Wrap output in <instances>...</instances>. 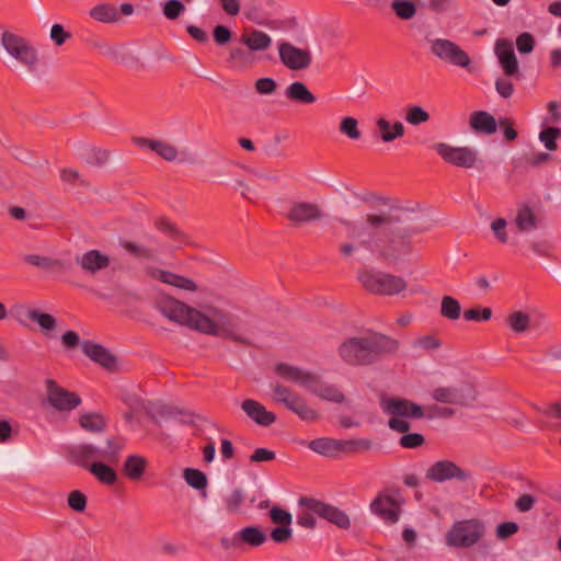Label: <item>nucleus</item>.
I'll list each match as a JSON object with an SVG mask.
<instances>
[{"label": "nucleus", "instance_id": "24", "mask_svg": "<svg viewBox=\"0 0 561 561\" xmlns=\"http://www.w3.org/2000/svg\"><path fill=\"white\" fill-rule=\"evenodd\" d=\"M495 51L504 73L511 77L518 75V61L512 45L506 41H497Z\"/></svg>", "mask_w": 561, "mask_h": 561}, {"label": "nucleus", "instance_id": "36", "mask_svg": "<svg viewBox=\"0 0 561 561\" xmlns=\"http://www.w3.org/2000/svg\"><path fill=\"white\" fill-rule=\"evenodd\" d=\"M285 95L289 101L304 104H312L317 100L307 85L300 81L290 83L285 90Z\"/></svg>", "mask_w": 561, "mask_h": 561}, {"label": "nucleus", "instance_id": "16", "mask_svg": "<svg viewBox=\"0 0 561 561\" xmlns=\"http://www.w3.org/2000/svg\"><path fill=\"white\" fill-rule=\"evenodd\" d=\"M75 262L84 275L95 277L99 273L110 267L111 257L100 250L92 249L77 255Z\"/></svg>", "mask_w": 561, "mask_h": 561}, {"label": "nucleus", "instance_id": "4", "mask_svg": "<svg viewBox=\"0 0 561 561\" xmlns=\"http://www.w3.org/2000/svg\"><path fill=\"white\" fill-rule=\"evenodd\" d=\"M0 46L8 62L18 64L31 72L37 68L38 50L28 38L5 28L0 35Z\"/></svg>", "mask_w": 561, "mask_h": 561}, {"label": "nucleus", "instance_id": "42", "mask_svg": "<svg viewBox=\"0 0 561 561\" xmlns=\"http://www.w3.org/2000/svg\"><path fill=\"white\" fill-rule=\"evenodd\" d=\"M506 321L515 333H523L529 329L530 316L523 311H515L507 317Z\"/></svg>", "mask_w": 561, "mask_h": 561}, {"label": "nucleus", "instance_id": "45", "mask_svg": "<svg viewBox=\"0 0 561 561\" xmlns=\"http://www.w3.org/2000/svg\"><path fill=\"white\" fill-rule=\"evenodd\" d=\"M391 9L401 20H410L416 14V5L410 0H393Z\"/></svg>", "mask_w": 561, "mask_h": 561}, {"label": "nucleus", "instance_id": "20", "mask_svg": "<svg viewBox=\"0 0 561 561\" xmlns=\"http://www.w3.org/2000/svg\"><path fill=\"white\" fill-rule=\"evenodd\" d=\"M147 274L152 279L159 280L163 284L171 285V286L176 287L182 290H186V291L198 290V286L196 285V283L193 279L178 275L170 271L151 267V268L147 270Z\"/></svg>", "mask_w": 561, "mask_h": 561}, {"label": "nucleus", "instance_id": "57", "mask_svg": "<svg viewBox=\"0 0 561 561\" xmlns=\"http://www.w3.org/2000/svg\"><path fill=\"white\" fill-rule=\"evenodd\" d=\"M527 165L531 168H538L552 160V156L549 152H533L524 157Z\"/></svg>", "mask_w": 561, "mask_h": 561}, {"label": "nucleus", "instance_id": "52", "mask_svg": "<svg viewBox=\"0 0 561 561\" xmlns=\"http://www.w3.org/2000/svg\"><path fill=\"white\" fill-rule=\"evenodd\" d=\"M185 9V4L181 0H168L163 4L162 13L168 20H176Z\"/></svg>", "mask_w": 561, "mask_h": 561}, {"label": "nucleus", "instance_id": "55", "mask_svg": "<svg viewBox=\"0 0 561 561\" xmlns=\"http://www.w3.org/2000/svg\"><path fill=\"white\" fill-rule=\"evenodd\" d=\"M425 443V438L422 434L419 433H404L399 439V444L401 447L407 449H413L421 447Z\"/></svg>", "mask_w": 561, "mask_h": 561}, {"label": "nucleus", "instance_id": "2", "mask_svg": "<svg viewBox=\"0 0 561 561\" xmlns=\"http://www.w3.org/2000/svg\"><path fill=\"white\" fill-rule=\"evenodd\" d=\"M399 342L386 334L373 332L346 339L337 348L341 359L350 366H369L397 353Z\"/></svg>", "mask_w": 561, "mask_h": 561}, {"label": "nucleus", "instance_id": "26", "mask_svg": "<svg viewBox=\"0 0 561 561\" xmlns=\"http://www.w3.org/2000/svg\"><path fill=\"white\" fill-rule=\"evenodd\" d=\"M538 216L528 204H520L516 210L514 224L519 232H529L537 228Z\"/></svg>", "mask_w": 561, "mask_h": 561}, {"label": "nucleus", "instance_id": "34", "mask_svg": "<svg viewBox=\"0 0 561 561\" xmlns=\"http://www.w3.org/2000/svg\"><path fill=\"white\" fill-rule=\"evenodd\" d=\"M309 391L323 400L333 401L336 403H341L345 400V396L337 387L322 382L319 376H317V382L310 387Z\"/></svg>", "mask_w": 561, "mask_h": 561}, {"label": "nucleus", "instance_id": "6", "mask_svg": "<svg viewBox=\"0 0 561 561\" xmlns=\"http://www.w3.org/2000/svg\"><path fill=\"white\" fill-rule=\"evenodd\" d=\"M358 280L370 294L378 296H394L408 289V282L391 273L365 270L359 273Z\"/></svg>", "mask_w": 561, "mask_h": 561}, {"label": "nucleus", "instance_id": "63", "mask_svg": "<svg viewBox=\"0 0 561 561\" xmlns=\"http://www.w3.org/2000/svg\"><path fill=\"white\" fill-rule=\"evenodd\" d=\"M254 87L259 94H272L276 91L277 84L272 78H261L255 81Z\"/></svg>", "mask_w": 561, "mask_h": 561}, {"label": "nucleus", "instance_id": "54", "mask_svg": "<svg viewBox=\"0 0 561 561\" xmlns=\"http://www.w3.org/2000/svg\"><path fill=\"white\" fill-rule=\"evenodd\" d=\"M425 409L426 419H449L455 415V410L448 407H440L436 404L428 405Z\"/></svg>", "mask_w": 561, "mask_h": 561}, {"label": "nucleus", "instance_id": "33", "mask_svg": "<svg viewBox=\"0 0 561 561\" xmlns=\"http://www.w3.org/2000/svg\"><path fill=\"white\" fill-rule=\"evenodd\" d=\"M78 422L82 430L94 434L104 432L106 427V419L99 412L80 413Z\"/></svg>", "mask_w": 561, "mask_h": 561}, {"label": "nucleus", "instance_id": "39", "mask_svg": "<svg viewBox=\"0 0 561 561\" xmlns=\"http://www.w3.org/2000/svg\"><path fill=\"white\" fill-rule=\"evenodd\" d=\"M373 448V442L368 438L340 439V455H356Z\"/></svg>", "mask_w": 561, "mask_h": 561}, {"label": "nucleus", "instance_id": "56", "mask_svg": "<svg viewBox=\"0 0 561 561\" xmlns=\"http://www.w3.org/2000/svg\"><path fill=\"white\" fill-rule=\"evenodd\" d=\"M67 503L75 512H83L87 507V496L79 490H73L68 494Z\"/></svg>", "mask_w": 561, "mask_h": 561}, {"label": "nucleus", "instance_id": "62", "mask_svg": "<svg viewBox=\"0 0 561 561\" xmlns=\"http://www.w3.org/2000/svg\"><path fill=\"white\" fill-rule=\"evenodd\" d=\"M229 61L239 67L248 66V53L242 47H232L229 50Z\"/></svg>", "mask_w": 561, "mask_h": 561}, {"label": "nucleus", "instance_id": "8", "mask_svg": "<svg viewBox=\"0 0 561 561\" xmlns=\"http://www.w3.org/2000/svg\"><path fill=\"white\" fill-rule=\"evenodd\" d=\"M484 533L485 527L480 519H462L451 526L446 534V541L451 547L469 548L478 543Z\"/></svg>", "mask_w": 561, "mask_h": 561}, {"label": "nucleus", "instance_id": "22", "mask_svg": "<svg viewBox=\"0 0 561 561\" xmlns=\"http://www.w3.org/2000/svg\"><path fill=\"white\" fill-rule=\"evenodd\" d=\"M68 459L71 463L89 469L93 460L99 459V448L92 444H79L68 449Z\"/></svg>", "mask_w": 561, "mask_h": 561}, {"label": "nucleus", "instance_id": "25", "mask_svg": "<svg viewBox=\"0 0 561 561\" xmlns=\"http://www.w3.org/2000/svg\"><path fill=\"white\" fill-rule=\"evenodd\" d=\"M375 124L378 129L379 138L386 144L392 142L396 139L404 136L405 128L403 123L400 121H394L391 123L385 117H378L376 118Z\"/></svg>", "mask_w": 561, "mask_h": 561}, {"label": "nucleus", "instance_id": "35", "mask_svg": "<svg viewBox=\"0 0 561 561\" xmlns=\"http://www.w3.org/2000/svg\"><path fill=\"white\" fill-rule=\"evenodd\" d=\"M240 41L252 51L265 50L272 44V38L266 33L259 30L244 33Z\"/></svg>", "mask_w": 561, "mask_h": 561}, {"label": "nucleus", "instance_id": "19", "mask_svg": "<svg viewBox=\"0 0 561 561\" xmlns=\"http://www.w3.org/2000/svg\"><path fill=\"white\" fill-rule=\"evenodd\" d=\"M275 373L283 379L310 389L317 382V375L304 370L300 367L291 366L286 363H279L275 366Z\"/></svg>", "mask_w": 561, "mask_h": 561}, {"label": "nucleus", "instance_id": "28", "mask_svg": "<svg viewBox=\"0 0 561 561\" xmlns=\"http://www.w3.org/2000/svg\"><path fill=\"white\" fill-rule=\"evenodd\" d=\"M89 16L99 23L111 24L121 21L118 9L112 3H98L89 10Z\"/></svg>", "mask_w": 561, "mask_h": 561}, {"label": "nucleus", "instance_id": "46", "mask_svg": "<svg viewBox=\"0 0 561 561\" xmlns=\"http://www.w3.org/2000/svg\"><path fill=\"white\" fill-rule=\"evenodd\" d=\"M291 412L297 414L305 422H316L320 417L319 412L309 407L302 398L291 407Z\"/></svg>", "mask_w": 561, "mask_h": 561}, {"label": "nucleus", "instance_id": "53", "mask_svg": "<svg viewBox=\"0 0 561 561\" xmlns=\"http://www.w3.org/2000/svg\"><path fill=\"white\" fill-rule=\"evenodd\" d=\"M268 515H270L271 520L278 526H290L291 525V522H293L291 514L288 511L279 507V506H273L270 510Z\"/></svg>", "mask_w": 561, "mask_h": 561}, {"label": "nucleus", "instance_id": "31", "mask_svg": "<svg viewBox=\"0 0 561 561\" xmlns=\"http://www.w3.org/2000/svg\"><path fill=\"white\" fill-rule=\"evenodd\" d=\"M308 447L324 457L335 458L340 456V439L320 437L310 440Z\"/></svg>", "mask_w": 561, "mask_h": 561}, {"label": "nucleus", "instance_id": "32", "mask_svg": "<svg viewBox=\"0 0 561 561\" xmlns=\"http://www.w3.org/2000/svg\"><path fill=\"white\" fill-rule=\"evenodd\" d=\"M148 466L145 457L139 455H130L123 465V473L131 481H139Z\"/></svg>", "mask_w": 561, "mask_h": 561}, {"label": "nucleus", "instance_id": "51", "mask_svg": "<svg viewBox=\"0 0 561 561\" xmlns=\"http://www.w3.org/2000/svg\"><path fill=\"white\" fill-rule=\"evenodd\" d=\"M122 247L125 251H127L129 254H131L136 257H141V259H147V260H150L153 257V251L151 249L140 245V244H137L135 242L124 241L122 243Z\"/></svg>", "mask_w": 561, "mask_h": 561}, {"label": "nucleus", "instance_id": "23", "mask_svg": "<svg viewBox=\"0 0 561 561\" xmlns=\"http://www.w3.org/2000/svg\"><path fill=\"white\" fill-rule=\"evenodd\" d=\"M241 409L252 421L261 426H270L276 421V415L273 412L267 411L263 404L253 399L243 400Z\"/></svg>", "mask_w": 561, "mask_h": 561}, {"label": "nucleus", "instance_id": "64", "mask_svg": "<svg viewBox=\"0 0 561 561\" xmlns=\"http://www.w3.org/2000/svg\"><path fill=\"white\" fill-rule=\"evenodd\" d=\"M518 525L514 522H505L496 527L495 534L499 539H507L518 531Z\"/></svg>", "mask_w": 561, "mask_h": 561}, {"label": "nucleus", "instance_id": "27", "mask_svg": "<svg viewBox=\"0 0 561 561\" xmlns=\"http://www.w3.org/2000/svg\"><path fill=\"white\" fill-rule=\"evenodd\" d=\"M266 539V535L257 526H247L233 535V545L244 543L250 547H260Z\"/></svg>", "mask_w": 561, "mask_h": 561}, {"label": "nucleus", "instance_id": "40", "mask_svg": "<svg viewBox=\"0 0 561 561\" xmlns=\"http://www.w3.org/2000/svg\"><path fill=\"white\" fill-rule=\"evenodd\" d=\"M439 311L443 318L456 321L461 316V306L456 298L451 296H443Z\"/></svg>", "mask_w": 561, "mask_h": 561}, {"label": "nucleus", "instance_id": "13", "mask_svg": "<svg viewBox=\"0 0 561 561\" xmlns=\"http://www.w3.org/2000/svg\"><path fill=\"white\" fill-rule=\"evenodd\" d=\"M45 385L47 401L55 410L69 412L81 404L79 394L60 387L54 379H47Z\"/></svg>", "mask_w": 561, "mask_h": 561}, {"label": "nucleus", "instance_id": "17", "mask_svg": "<svg viewBox=\"0 0 561 561\" xmlns=\"http://www.w3.org/2000/svg\"><path fill=\"white\" fill-rule=\"evenodd\" d=\"M324 217L323 209L316 203L295 202L288 209L286 218L295 226L319 221Z\"/></svg>", "mask_w": 561, "mask_h": 561}, {"label": "nucleus", "instance_id": "48", "mask_svg": "<svg viewBox=\"0 0 561 561\" xmlns=\"http://www.w3.org/2000/svg\"><path fill=\"white\" fill-rule=\"evenodd\" d=\"M405 121L412 126L421 125L430 121V114L420 105H411L405 110Z\"/></svg>", "mask_w": 561, "mask_h": 561}, {"label": "nucleus", "instance_id": "9", "mask_svg": "<svg viewBox=\"0 0 561 561\" xmlns=\"http://www.w3.org/2000/svg\"><path fill=\"white\" fill-rule=\"evenodd\" d=\"M425 477L436 483L449 480L466 482L472 479V473L458 466L455 461L443 459L431 465L425 472Z\"/></svg>", "mask_w": 561, "mask_h": 561}, {"label": "nucleus", "instance_id": "29", "mask_svg": "<svg viewBox=\"0 0 561 561\" xmlns=\"http://www.w3.org/2000/svg\"><path fill=\"white\" fill-rule=\"evenodd\" d=\"M125 446V442L121 437L112 436L106 438L105 447L99 449V460L116 465L119 461L121 453Z\"/></svg>", "mask_w": 561, "mask_h": 561}, {"label": "nucleus", "instance_id": "58", "mask_svg": "<svg viewBox=\"0 0 561 561\" xmlns=\"http://www.w3.org/2000/svg\"><path fill=\"white\" fill-rule=\"evenodd\" d=\"M543 414L551 420L552 426L561 432V404L560 403H552L549 404L545 411Z\"/></svg>", "mask_w": 561, "mask_h": 561}, {"label": "nucleus", "instance_id": "5", "mask_svg": "<svg viewBox=\"0 0 561 561\" xmlns=\"http://www.w3.org/2000/svg\"><path fill=\"white\" fill-rule=\"evenodd\" d=\"M380 405L383 412L391 417L388 426L396 432L405 433L411 424L405 419H424L425 409L408 399L390 397L381 400Z\"/></svg>", "mask_w": 561, "mask_h": 561}, {"label": "nucleus", "instance_id": "18", "mask_svg": "<svg viewBox=\"0 0 561 561\" xmlns=\"http://www.w3.org/2000/svg\"><path fill=\"white\" fill-rule=\"evenodd\" d=\"M81 345L82 352L91 360L98 363L100 366L110 371H114L117 369V357L110 350L92 341H83Z\"/></svg>", "mask_w": 561, "mask_h": 561}, {"label": "nucleus", "instance_id": "11", "mask_svg": "<svg viewBox=\"0 0 561 561\" xmlns=\"http://www.w3.org/2000/svg\"><path fill=\"white\" fill-rule=\"evenodd\" d=\"M434 149L445 162L459 168L472 169L478 161L477 151L469 147H454L439 142L434 146Z\"/></svg>", "mask_w": 561, "mask_h": 561}, {"label": "nucleus", "instance_id": "44", "mask_svg": "<svg viewBox=\"0 0 561 561\" xmlns=\"http://www.w3.org/2000/svg\"><path fill=\"white\" fill-rule=\"evenodd\" d=\"M561 137V129L558 127H546L539 133V140L543 144L545 148L549 151L558 149V139Z\"/></svg>", "mask_w": 561, "mask_h": 561}, {"label": "nucleus", "instance_id": "49", "mask_svg": "<svg viewBox=\"0 0 561 561\" xmlns=\"http://www.w3.org/2000/svg\"><path fill=\"white\" fill-rule=\"evenodd\" d=\"M152 145V151L163 160L173 162L178 159L179 150L175 146L163 140H157V142Z\"/></svg>", "mask_w": 561, "mask_h": 561}, {"label": "nucleus", "instance_id": "41", "mask_svg": "<svg viewBox=\"0 0 561 561\" xmlns=\"http://www.w3.org/2000/svg\"><path fill=\"white\" fill-rule=\"evenodd\" d=\"M156 228L175 241H184L186 234L165 217H160L154 222Z\"/></svg>", "mask_w": 561, "mask_h": 561}, {"label": "nucleus", "instance_id": "7", "mask_svg": "<svg viewBox=\"0 0 561 561\" xmlns=\"http://www.w3.org/2000/svg\"><path fill=\"white\" fill-rule=\"evenodd\" d=\"M154 308L170 321L194 330L198 309L193 308L169 295H160Z\"/></svg>", "mask_w": 561, "mask_h": 561}, {"label": "nucleus", "instance_id": "21", "mask_svg": "<svg viewBox=\"0 0 561 561\" xmlns=\"http://www.w3.org/2000/svg\"><path fill=\"white\" fill-rule=\"evenodd\" d=\"M371 511L388 523H397L400 516V503L390 495H378L370 504Z\"/></svg>", "mask_w": 561, "mask_h": 561}, {"label": "nucleus", "instance_id": "43", "mask_svg": "<svg viewBox=\"0 0 561 561\" xmlns=\"http://www.w3.org/2000/svg\"><path fill=\"white\" fill-rule=\"evenodd\" d=\"M183 478L195 490H204L207 486V477L198 469L186 468L183 471Z\"/></svg>", "mask_w": 561, "mask_h": 561}, {"label": "nucleus", "instance_id": "12", "mask_svg": "<svg viewBox=\"0 0 561 561\" xmlns=\"http://www.w3.org/2000/svg\"><path fill=\"white\" fill-rule=\"evenodd\" d=\"M431 51L440 60L453 66L468 68L471 64L469 55L449 39L436 38L432 41Z\"/></svg>", "mask_w": 561, "mask_h": 561}, {"label": "nucleus", "instance_id": "47", "mask_svg": "<svg viewBox=\"0 0 561 561\" xmlns=\"http://www.w3.org/2000/svg\"><path fill=\"white\" fill-rule=\"evenodd\" d=\"M244 503V492L241 489L232 490L225 497V507L230 514H238L241 512L242 505Z\"/></svg>", "mask_w": 561, "mask_h": 561}, {"label": "nucleus", "instance_id": "30", "mask_svg": "<svg viewBox=\"0 0 561 561\" xmlns=\"http://www.w3.org/2000/svg\"><path fill=\"white\" fill-rule=\"evenodd\" d=\"M470 126L476 131L491 135L497 129V123L495 118L488 112L478 111L470 115Z\"/></svg>", "mask_w": 561, "mask_h": 561}, {"label": "nucleus", "instance_id": "10", "mask_svg": "<svg viewBox=\"0 0 561 561\" xmlns=\"http://www.w3.org/2000/svg\"><path fill=\"white\" fill-rule=\"evenodd\" d=\"M477 393L472 385L440 386L432 391V398L436 402L454 405H468L476 400Z\"/></svg>", "mask_w": 561, "mask_h": 561}, {"label": "nucleus", "instance_id": "50", "mask_svg": "<svg viewBox=\"0 0 561 561\" xmlns=\"http://www.w3.org/2000/svg\"><path fill=\"white\" fill-rule=\"evenodd\" d=\"M339 129L341 134L353 140H357L362 136L360 130L358 129V121L351 116L342 118Z\"/></svg>", "mask_w": 561, "mask_h": 561}, {"label": "nucleus", "instance_id": "3", "mask_svg": "<svg viewBox=\"0 0 561 561\" xmlns=\"http://www.w3.org/2000/svg\"><path fill=\"white\" fill-rule=\"evenodd\" d=\"M194 330L239 344H250V340L240 332L238 316L216 306H207L205 311L198 310Z\"/></svg>", "mask_w": 561, "mask_h": 561}, {"label": "nucleus", "instance_id": "37", "mask_svg": "<svg viewBox=\"0 0 561 561\" xmlns=\"http://www.w3.org/2000/svg\"><path fill=\"white\" fill-rule=\"evenodd\" d=\"M26 317L37 323L44 334L48 335L57 329V320L54 316L38 309H27Z\"/></svg>", "mask_w": 561, "mask_h": 561}, {"label": "nucleus", "instance_id": "61", "mask_svg": "<svg viewBox=\"0 0 561 561\" xmlns=\"http://www.w3.org/2000/svg\"><path fill=\"white\" fill-rule=\"evenodd\" d=\"M71 37V34L67 32L61 24H54L50 28V39L57 45L61 46L67 39Z\"/></svg>", "mask_w": 561, "mask_h": 561}, {"label": "nucleus", "instance_id": "60", "mask_svg": "<svg viewBox=\"0 0 561 561\" xmlns=\"http://www.w3.org/2000/svg\"><path fill=\"white\" fill-rule=\"evenodd\" d=\"M535 46L534 37L530 33H522L516 39V47L520 54H529Z\"/></svg>", "mask_w": 561, "mask_h": 561}, {"label": "nucleus", "instance_id": "1", "mask_svg": "<svg viewBox=\"0 0 561 561\" xmlns=\"http://www.w3.org/2000/svg\"><path fill=\"white\" fill-rule=\"evenodd\" d=\"M378 206L376 211L365 215L362 224L343 221L348 236L355 240L340 244L339 249L344 257H352L356 251L363 249L391 265L412 253L410 234L407 231H394L391 227L409 221L414 211L390 199H379Z\"/></svg>", "mask_w": 561, "mask_h": 561}, {"label": "nucleus", "instance_id": "15", "mask_svg": "<svg viewBox=\"0 0 561 561\" xmlns=\"http://www.w3.org/2000/svg\"><path fill=\"white\" fill-rule=\"evenodd\" d=\"M278 54L280 61L290 70L307 69L312 61L311 53L301 49L290 43L284 42L278 45Z\"/></svg>", "mask_w": 561, "mask_h": 561}, {"label": "nucleus", "instance_id": "38", "mask_svg": "<svg viewBox=\"0 0 561 561\" xmlns=\"http://www.w3.org/2000/svg\"><path fill=\"white\" fill-rule=\"evenodd\" d=\"M89 471L101 482L107 485H112L117 480V474L114 469L110 467L108 462L93 461Z\"/></svg>", "mask_w": 561, "mask_h": 561}, {"label": "nucleus", "instance_id": "14", "mask_svg": "<svg viewBox=\"0 0 561 561\" xmlns=\"http://www.w3.org/2000/svg\"><path fill=\"white\" fill-rule=\"evenodd\" d=\"M299 505L313 512L318 516L329 520L340 528L347 529L351 525L350 517L340 508L312 497H300Z\"/></svg>", "mask_w": 561, "mask_h": 561}, {"label": "nucleus", "instance_id": "59", "mask_svg": "<svg viewBox=\"0 0 561 561\" xmlns=\"http://www.w3.org/2000/svg\"><path fill=\"white\" fill-rule=\"evenodd\" d=\"M271 539L276 543H284L293 538L290 526H277L270 534Z\"/></svg>", "mask_w": 561, "mask_h": 561}]
</instances>
